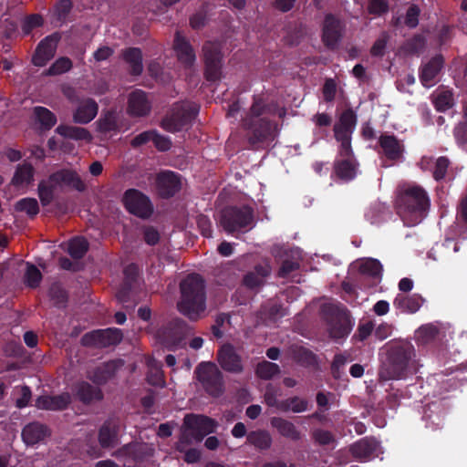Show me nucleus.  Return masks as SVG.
<instances>
[{
  "instance_id": "obj_50",
  "label": "nucleus",
  "mask_w": 467,
  "mask_h": 467,
  "mask_svg": "<svg viewBox=\"0 0 467 467\" xmlns=\"http://www.w3.org/2000/svg\"><path fill=\"white\" fill-rule=\"evenodd\" d=\"M438 334V328L431 324H428L420 327L417 330V337L422 343H427L430 340L433 339Z\"/></svg>"
},
{
  "instance_id": "obj_38",
  "label": "nucleus",
  "mask_w": 467,
  "mask_h": 467,
  "mask_svg": "<svg viewBox=\"0 0 467 467\" xmlns=\"http://www.w3.org/2000/svg\"><path fill=\"white\" fill-rule=\"evenodd\" d=\"M358 271L366 275L378 277L380 275L382 266L378 260L375 259H364L357 263Z\"/></svg>"
},
{
  "instance_id": "obj_19",
  "label": "nucleus",
  "mask_w": 467,
  "mask_h": 467,
  "mask_svg": "<svg viewBox=\"0 0 467 467\" xmlns=\"http://www.w3.org/2000/svg\"><path fill=\"white\" fill-rule=\"evenodd\" d=\"M379 447L375 439L366 437L353 443L349 450L356 459L365 462L376 455Z\"/></svg>"
},
{
  "instance_id": "obj_43",
  "label": "nucleus",
  "mask_w": 467,
  "mask_h": 467,
  "mask_svg": "<svg viewBox=\"0 0 467 467\" xmlns=\"http://www.w3.org/2000/svg\"><path fill=\"white\" fill-rule=\"evenodd\" d=\"M255 373L263 379H269L279 373V367L275 363L265 360L257 365Z\"/></svg>"
},
{
  "instance_id": "obj_25",
  "label": "nucleus",
  "mask_w": 467,
  "mask_h": 467,
  "mask_svg": "<svg viewBox=\"0 0 467 467\" xmlns=\"http://www.w3.org/2000/svg\"><path fill=\"white\" fill-rule=\"evenodd\" d=\"M423 302L424 299L418 294L410 296L399 294L393 301V306L402 313L413 314L420 308Z\"/></svg>"
},
{
  "instance_id": "obj_22",
  "label": "nucleus",
  "mask_w": 467,
  "mask_h": 467,
  "mask_svg": "<svg viewBox=\"0 0 467 467\" xmlns=\"http://www.w3.org/2000/svg\"><path fill=\"white\" fill-rule=\"evenodd\" d=\"M157 188L162 197L172 196L181 188L180 178L174 172L163 171L157 177Z\"/></svg>"
},
{
  "instance_id": "obj_2",
  "label": "nucleus",
  "mask_w": 467,
  "mask_h": 467,
  "mask_svg": "<svg viewBox=\"0 0 467 467\" xmlns=\"http://www.w3.org/2000/svg\"><path fill=\"white\" fill-rule=\"evenodd\" d=\"M181 314L196 321L203 317L206 308L204 285L197 275H188L181 283V298L177 303Z\"/></svg>"
},
{
  "instance_id": "obj_49",
  "label": "nucleus",
  "mask_w": 467,
  "mask_h": 467,
  "mask_svg": "<svg viewBox=\"0 0 467 467\" xmlns=\"http://www.w3.org/2000/svg\"><path fill=\"white\" fill-rule=\"evenodd\" d=\"M335 137L340 141V155L347 158L349 157L351 154L350 133L340 131L337 129Z\"/></svg>"
},
{
  "instance_id": "obj_48",
  "label": "nucleus",
  "mask_w": 467,
  "mask_h": 467,
  "mask_svg": "<svg viewBox=\"0 0 467 467\" xmlns=\"http://www.w3.org/2000/svg\"><path fill=\"white\" fill-rule=\"evenodd\" d=\"M335 171L343 180H351L356 174V167L349 160L337 162Z\"/></svg>"
},
{
  "instance_id": "obj_37",
  "label": "nucleus",
  "mask_w": 467,
  "mask_h": 467,
  "mask_svg": "<svg viewBox=\"0 0 467 467\" xmlns=\"http://www.w3.org/2000/svg\"><path fill=\"white\" fill-rule=\"evenodd\" d=\"M307 409V402L298 397L289 398L287 400L280 401L279 410L287 412L292 411L295 413H299L306 411Z\"/></svg>"
},
{
  "instance_id": "obj_23",
  "label": "nucleus",
  "mask_w": 467,
  "mask_h": 467,
  "mask_svg": "<svg viewBox=\"0 0 467 467\" xmlns=\"http://www.w3.org/2000/svg\"><path fill=\"white\" fill-rule=\"evenodd\" d=\"M341 31L340 21L332 15L326 16L323 26V41L326 46L335 47L341 36Z\"/></svg>"
},
{
  "instance_id": "obj_51",
  "label": "nucleus",
  "mask_w": 467,
  "mask_h": 467,
  "mask_svg": "<svg viewBox=\"0 0 467 467\" xmlns=\"http://www.w3.org/2000/svg\"><path fill=\"white\" fill-rule=\"evenodd\" d=\"M15 393L18 397L16 398V405L18 408H25L28 405L31 400V390L26 386L16 387Z\"/></svg>"
},
{
  "instance_id": "obj_12",
  "label": "nucleus",
  "mask_w": 467,
  "mask_h": 467,
  "mask_svg": "<svg viewBox=\"0 0 467 467\" xmlns=\"http://www.w3.org/2000/svg\"><path fill=\"white\" fill-rule=\"evenodd\" d=\"M51 182L57 184L58 188L68 187L78 192H84L87 189L85 182L74 170L64 169L51 174Z\"/></svg>"
},
{
  "instance_id": "obj_59",
  "label": "nucleus",
  "mask_w": 467,
  "mask_h": 467,
  "mask_svg": "<svg viewBox=\"0 0 467 467\" xmlns=\"http://www.w3.org/2000/svg\"><path fill=\"white\" fill-rule=\"evenodd\" d=\"M420 10L417 6H410L406 14L405 24L410 27H415L418 25Z\"/></svg>"
},
{
  "instance_id": "obj_40",
  "label": "nucleus",
  "mask_w": 467,
  "mask_h": 467,
  "mask_svg": "<svg viewBox=\"0 0 467 467\" xmlns=\"http://www.w3.org/2000/svg\"><path fill=\"white\" fill-rule=\"evenodd\" d=\"M88 242L83 237H76L68 242L67 250L76 259L81 258L88 251Z\"/></svg>"
},
{
  "instance_id": "obj_54",
  "label": "nucleus",
  "mask_w": 467,
  "mask_h": 467,
  "mask_svg": "<svg viewBox=\"0 0 467 467\" xmlns=\"http://www.w3.org/2000/svg\"><path fill=\"white\" fill-rule=\"evenodd\" d=\"M264 111V105L261 100H255L251 107L250 109V115L247 119H244V126L248 129L253 128V120L252 118L254 117H259L261 114H263Z\"/></svg>"
},
{
  "instance_id": "obj_32",
  "label": "nucleus",
  "mask_w": 467,
  "mask_h": 467,
  "mask_svg": "<svg viewBox=\"0 0 467 467\" xmlns=\"http://www.w3.org/2000/svg\"><path fill=\"white\" fill-rule=\"evenodd\" d=\"M98 126L101 132H116L120 129V116L113 111L108 112L99 119Z\"/></svg>"
},
{
  "instance_id": "obj_45",
  "label": "nucleus",
  "mask_w": 467,
  "mask_h": 467,
  "mask_svg": "<svg viewBox=\"0 0 467 467\" xmlns=\"http://www.w3.org/2000/svg\"><path fill=\"white\" fill-rule=\"evenodd\" d=\"M42 279V275L39 269L31 264H26V268L24 275L25 283L27 286L35 288L38 286Z\"/></svg>"
},
{
  "instance_id": "obj_55",
  "label": "nucleus",
  "mask_w": 467,
  "mask_h": 467,
  "mask_svg": "<svg viewBox=\"0 0 467 467\" xmlns=\"http://www.w3.org/2000/svg\"><path fill=\"white\" fill-rule=\"evenodd\" d=\"M43 23V19L38 15H32L25 19L22 26L24 34L27 35L30 31L37 26H40Z\"/></svg>"
},
{
  "instance_id": "obj_52",
  "label": "nucleus",
  "mask_w": 467,
  "mask_h": 467,
  "mask_svg": "<svg viewBox=\"0 0 467 467\" xmlns=\"http://www.w3.org/2000/svg\"><path fill=\"white\" fill-rule=\"evenodd\" d=\"M388 41L389 35L386 32L381 33L370 49L371 55L374 57H382L385 53Z\"/></svg>"
},
{
  "instance_id": "obj_5",
  "label": "nucleus",
  "mask_w": 467,
  "mask_h": 467,
  "mask_svg": "<svg viewBox=\"0 0 467 467\" xmlns=\"http://www.w3.org/2000/svg\"><path fill=\"white\" fill-rule=\"evenodd\" d=\"M198 380L202 384L205 389L213 396H217L223 391V376L214 363H201L195 369Z\"/></svg>"
},
{
  "instance_id": "obj_7",
  "label": "nucleus",
  "mask_w": 467,
  "mask_h": 467,
  "mask_svg": "<svg viewBox=\"0 0 467 467\" xmlns=\"http://www.w3.org/2000/svg\"><path fill=\"white\" fill-rule=\"evenodd\" d=\"M253 222V211L247 206L232 207L223 211L221 223L228 233H234L250 226Z\"/></svg>"
},
{
  "instance_id": "obj_21",
  "label": "nucleus",
  "mask_w": 467,
  "mask_h": 467,
  "mask_svg": "<svg viewBox=\"0 0 467 467\" xmlns=\"http://www.w3.org/2000/svg\"><path fill=\"white\" fill-rule=\"evenodd\" d=\"M50 435L48 428L40 422H31L22 431V439L26 445L44 441Z\"/></svg>"
},
{
  "instance_id": "obj_18",
  "label": "nucleus",
  "mask_w": 467,
  "mask_h": 467,
  "mask_svg": "<svg viewBox=\"0 0 467 467\" xmlns=\"http://www.w3.org/2000/svg\"><path fill=\"white\" fill-rule=\"evenodd\" d=\"M379 147L384 156L389 160H399L401 158L404 146L394 135L384 133L379 138Z\"/></svg>"
},
{
  "instance_id": "obj_35",
  "label": "nucleus",
  "mask_w": 467,
  "mask_h": 467,
  "mask_svg": "<svg viewBox=\"0 0 467 467\" xmlns=\"http://www.w3.org/2000/svg\"><path fill=\"white\" fill-rule=\"evenodd\" d=\"M57 131L63 137L77 140L90 141L92 137L90 133L84 128L73 126H59Z\"/></svg>"
},
{
  "instance_id": "obj_24",
  "label": "nucleus",
  "mask_w": 467,
  "mask_h": 467,
  "mask_svg": "<svg viewBox=\"0 0 467 467\" xmlns=\"http://www.w3.org/2000/svg\"><path fill=\"white\" fill-rule=\"evenodd\" d=\"M70 401L71 397L68 393L57 396L44 395L36 399V406L40 410H57L66 409Z\"/></svg>"
},
{
  "instance_id": "obj_30",
  "label": "nucleus",
  "mask_w": 467,
  "mask_h": 467,
  "mask_svg": "<svg viewBox=\"0 0 467 467\" xmlns=\"http://www.w3.org/2000/svg\"><path fill=\"white\" fill-rule=\"evenodd\" d=\"M75 391L79 400L85 403L99 400L102 399V393L99 388L90 385L88 382H79L75 387Z\"/></svg>"
},
{
  "instance_id": "obj_26",
  "label": "nucleus",
  "mask_w": 467,
  "mask_h": 467,
  "mask_svg": "<svg viewBox=\"0 0 467 467\" xmlns=\"http://www.w3.org/2000/svg\"><path fill=\"white\" fill-rule=\"evenodd\" d=\"M178 59L186 66H192L195 61V54L190 43L177 32L173 44Z\"/></svg>"
},
{
  "instance_id": "obj_9",
  "label": "nucleus",
  "mask_w": 467,
  "mask_h": 467,
  "mask_svg": "<svg viewBox=\"0 0 467 467\" xmlns=\"http://www.w3.org/2000/svg\"><path fill=\"white\" fill-rule=\"evenodd\" d=\"M203 56L206 65V78L208 80L215 81L221 77V53L219 46L215 43L207 42L203 46Z\"/></svg>"
},
{
  "instance_id": "obj_8",
  "label": "nucleus",
  "mask_w": 467,
  "mask_h": 467,
  "mask_svg": "<svg viewBox=\"0 0 467 467\" xmlns=\"http://www.w3.org/2000/svg\"><path fill=\"white\" fill-rule=\"evenodd\" d=\"M121 338L122 334L119 329L108 328L85 334L81 338V342L84 346L88 347L106 348L118 344Z\"/></svg>"
},
{
  "instance_id": "obj_33",
  "label": "nucleus",
  "mask_w": 467,
  "mask_h": 467,
  "mask_svg": "<svg viewBox=\"0 0 467 467\" xmlns=\"http://www.w3.org/2000/svg\"><path fill=\"white\" fill-rule=\"evenodd\" d=\"M123 58L130 65L132 74L140 75L142 72V56L139 48L131 47L125 50Z\"/></svg>"
},
{
  "instance_id": "obj_4",
  "label": "nucleus",
  "mask_w": 467,
  "mask_h": 467,
  "mask_svg": "<svg viewBox=\"0 0 467 467\" xmlns=\"http://www.w3.org/2000/svg\"><path fill=\"white\" fill-rule=\"evenodd\" d=\"M197 113V108L190 102L174 105L171 113L161 122V127L170 132L179 131L186 127Z\"/></svg>"
},
{
  "instance_id": "obj_61",
  "label": "nucleus",
  "mask_w": 467,
  "mask_h": 467,
  "mask_svg": "<svg viewBox=\"0 0 467 467\" xmlns=\"http://www.w3.org/2000/svg\"><path fill=\"white\" fill-rule=\"evenodd\" d=\"M113 52V49L109 47H101L94 52L93 57L97 62L104 61L111 57Z\"/></svg>"
},
{
  "instance_id": "obj_17",
  "label": "nucleus",
  "mask_w": 467,
  "mask_h": 467,
  "mask_svg": "<svg viewBox=\"0 0 467 467\" xmlns=\"http://www.w3.org/2000/svg\"><path fill=\"white\" fill-rule=\"evenodd\" d=\"M442 66L443 59L441 56L432 57L429 62L422 66L420 78L424 87H433L439 81V74Z\"/></svg>"
},
{
  "instance_id": "obj_14",
  "label": "nucleus",
  "mask_w": 467,
  "mask_h": 467,
  "mask_svg": "<svg viewBox=\"0 0 467 467\" xmlns=\"http://www.w3.org/2000/svg\"><path fill=\"white\" fill-rule=\"evenodd\" d=\"M59 36L53 34L45 37L37 46L36 53L32 58L35 66L43 67L55 55Z\"/></svg>"
},
{
  "instance_id": "obj_16",
  "label": "nucleus",
  "mask_w": 467,
  "mask_h": 467,
  "mask_svg": "<svg viewBox=\"0 0 467 467\" xmlns=\"http://www.w3.org/2000/svg\"><path fill=\"white\" fill-rule=\"evenodd\" d=\"M121 423L117 419H109L101 426L99 441L104 448L114 447L118 443Z\"/></svg>"
},
{
  "instance_id": "obj_58",
  "label": "nucleus",
  "mask_w": 467,
  "mask_h": 467,
  "mask_svg": "<svg viewBox=\"0 0 467 467\" xmlns=\"http://www.w3.org/2000/svg\"><path fill=\"white\" fill-rule=\"evenodd\" d=\"M337 92V85L333 79H327L323 87V97L327 102L335 99Z\"/></svg>"
},
{
  "instance_id": "obj_62",
  "label": "nucleus",
  "mask_w": 467,
  "mask_h": 467,
  "mask_svg": "<svg viewBox=\"0 0 467 467\" xmlns=\"http://www.w3.org/2000/svg\"><path fill=\"white\" fill-rule=\"evenodd\" d=\"M152 141L157 149L160 150H167L171 147V141L168 138L159 135L154 131Z\"/></svg>"
},
{
  "instance_id": "obj_63",
  "label": "nucleus",
  "mask_w": 467,
  "mask_h": 467,
  "mask_svg": "<svg viewBox=\"0 0 467 467\" xmlns=\"http://www.w3.org/2000/svg\"><path fill=\"white\" fill-rule=\"evenodd\" d=\"M265 401L268 406L275 407L279 410L280 401L277 400V393L270 386L267 387L265 391Z\"/></svg>"
},
{
  "instance_id": "obj_46",
  "label": "nucleus",
  "mask_w": 467,
  "mask_h": 467,
  "mask_svg": "<svg viewBox=\"0 0 467 467\" xmlns=\"http://www.w3.org/2000/svg\"><path fill=\"white\" fill-rule=\"evenodd\" d=\"M434 105L439 111H445L452 107L453 96L449 90H442L436 94Z\"/></svg>"
},
{
  "instance_id": "obj_60",
  "label": "nucleus",
  "mask_w": 467,
  "mask_h": 467,
  "mask_svg": "<svg viewBox=\"0 0 467 467\" xmlns=\"http://www.w3.org/2000/svg\"><path fill=\"white\" fill-rule=\"evenodd\" d=\"M154 136V131L152 130H149V131H144L139 135H137L132 140H131V145L133 147H139V146H141L150 140H152V138Z\"/></svg>"
},
{
  "instance_id": "obj_47",
  "label": "nucleus",
  "mask_w": 467,
  "mask_h": 467,
  "mask_svg": "<svg viewBox=\"0 0 467 467\" xmlns=\"http://www.w3.org/2000/svg\"><path fill=\"white\" fill-rule=\"evenodd\" d=\"M71 67V60L63 57L57 59L45 74L48 76H57L69 71Z\"/></svg>"
},
{
  "instance_id": "obj_10",
  "label": "nucleus",
  "mask_w": 467,
  "mask_h": 467,
  "mask_svg": "<svg viewBox=\"0 0 467 467\" xmlns=\"http://www.w3.org/2000/svg\"><path fill=\"white\" fill-rule=\"evenodd\" d=\"M217 361L225 371L239 374L244 370L242 358L231 344H223L219 348Z\"/></svg>"
},
{
  "instance_id": "obj_28",
  "label": "nucleus",
  "mask_w": 467,
  "mask_h": 467,
  "mask_svg": "<svg viewBox=\"0 0 467 467\" xmlns=\"http://www.w3.org/2000/svg\"><path fill=\"white\" fill-rule=\"evenodd\" d=\"M350 324L348 316L344 312L337 314L330 321L329 335L333 338H341L350 332Z\"/></svg>"
},
{
  "instance_id": "obj_34",
  "label": "nucleus",
  "mask_w": 467,
  "mask_h": 467,
  "mask_svg": "<svg viewBox=\"0 0 467 467\" xmlns=\"http://www.w3.org/2000/svg\"><path fill=\"white\" fill-rule=\"evenodd\" d=\"M270 271L268 265H260L244 276V283L250 288L257 287L263 284L264 278L269 275Z\"/></svg>"
},
{
  "instance_id": "obj_39",
  "label": "nucleus",
  "mask_w": 467,
  "mask_h": 467,
  "mask_svg": "<svg viewBox=\"0 0 467 467\" xmlns=\"http://www.w3.org/2000/svg\"><path fill=\"white\" fill-rule=\"evenodd\" d=\"M149 373L147 380L150 384L157 387H163L165 384L163 372L161 371V365L153 359L148 362Z\"/></svg>"
},
{
  "instance_id": "obj_1",
  "label": "nucleus",
  "mask_w": 467,
  "mask_h": 467,
  "mask_svg": "<svg viewBox=\"0 0 467 467\" xmlns=\"http://www.w3.org/2000/svg\"><path fill=\"white\" fill-rule=\"evenodd\" d=\"M429 206V197L421 187L409 185L400 190L397 210L406 225L412 226L420 223Z\"/></svg>"
},
{
  "instance_id": "obj_64",
  "label": "nucleus",
  "mask_w": 467,
  "mask_h": 467,
  "mask_svg": "<svg viewBox=\"0 0 467 467\" xmlns=\"http://www.w3.org/2000/svg\"><path fill=\"white\" fill-rule=\"evenodd\" d=\"M160 234L153 227H147L144 230V240L150 245H154L159 242Z\"/></svg>"
},
{
  "instance_id": "obj_11",
  "label": "nucleus",
  "mask_w": 467,
  "mask_h": 467,
  "mask_svg": "<svg viewBox=\"0 0 467 467\" xmlns=\"http://www.w3.org/2000/svg\"><path fill=\"white\" fill-rule=\"evenodd\" d=\"M189 327L182 320H175L158 331V337L167 348L175 346L188 334Z\"/></svg>"
},
{
  "instance_id": "obj_20",
  "label": "nucleus",
  "mask_w": 467,
  "mask_h": 467,
  "mask_svg": "<svg viewBox=\"0 0 467 467\" xmlns=\"http://www.w3.org/2000/svg\"><path fill=\"white\" fill-rule=\"evenodd\" d=\"M98 111L99 106L94 99H84L78 102L73 113V119L76 123L87 124L95 119Z\"/></svg>"
},
{
  "instance_id": "obj_29",
  "label": "nucleus",
  "mask_w": 467,
  "mask_h": 467,
  "mask_svg": "<svg viewBox=\"0 0 467 467\" xmlns=\"http://www.w3.org/2000/svg\"><path fill=\"white\" fill-rule=\"evenodd\" d=\"M34 168L29 163L19 165L12 178V184L18 189H26L34 180Z\"/></svg>"
},
{
  "instance_id": "obj_42",
  "label": "nucleus",
  "mask_w": 467,
  "mask_h": 467,
  "mask_svg": "<svg viewBox=\"0 0 467 467\" xmlns=\"http://www.w3.org/2000/svg\"><path fill=\"white\" fill-rule=\"evenodd\" d=\"M355 124H356L355 114L352 110L348 109L342 113L340 119H339V123L335 126L334 131H335V133H337V130L339 129L340 131L351 133Z\"/></svg>"
},
{
  "instance_id": "obj_31",
  "label": "nucleus",
  "mask_w": 467,
  "mask_h": 467,
  "mask_svg": "<svg viewBox=\"0 0 467 467\" xmlns=\"http://www.w3.org/2000/svg\"><path fill=\"white\" fill-rule=\"evenodd\" d=\"M247 441L259 450H267L271 447L273 441L268 431L257 430L247 434Z\"/></svg>"
},
{
  "instance_id": "obj_57",
  "label": "nucleus",
  "mask_w": 467,
  "mask_h": 467,
  "mask_svg": "<svg viewBox=\"0 0 467 467\" xmlns=\"http://www.w3.org/2000/svg\"><path fill=\"white\" fill-rule=\"evenodd\" d=\"M370 14L380 16L388 11L387 0H370L368 5Z\"/></svg>"
},
{
  "instance_id": "obj_56",
  "label": "nucleus",
  "mask_w": 467,
  "mask_h": 467,
  "mask_svg": "<svg viewBox=\"0 0 467 467\" xmlns=\"http://www.w3.org/2000/svg\"><path fill=\"white\" fill-rule=\"evenodd\" d=\"M448 166L449 160L447 158L440 157L436 160L435 170L433 171V176L435 180H441L444 178Z\"/></svg>"
},
{
  "instance_id": "obj_13",
  "label": "nucleus",
  "mask_w": 467,
  "mask_h": 467,
  "mask_svg": "<svg viewBox=\"0 0 467 467\" xmlns=\"http://www.w3.org/2000/svg\"><path fill=\"white\" fill-rule=\"evenodd\" d=\"M414 357L413 346L409 342H402L396 345L391 351V360L393 366L398 370L397 375L393 377H385L382 373L380 377L389 379L394 377H400L401 371L406 368L409 361Z\"/></svg>"
},
{
  "instance_id": "obj_6",
  "label": "nucleus",
  "mask_w": 467,
  "mask_h": 467,
  "mask_svg": "<svg viewBox=\"0 0 467 467\" xmlns=\"http://www.w3.org/2000/svg\"><path fill=\"white\" fill-rule=\"evenodd\" d=\"M122 202L130 213L142 219L150 217L153 213V205L149 197L136 189L127 190Z\"/></svg>"
},
{
  "instance_id": "obj_3",
  "label": "nucleus",
  "mask_w": 467,
  "mask_h": 467,
  "mask_svg": "<svg viewBox=\"0 0 467 467\" xmlns=\"http://www.w3.org/2000/svg\"><path fill=\"white\" fill-rule=\"evenodd\" d=\"M185 430L177 444L180 451H184L186 446L191 442L189 436L196 441H200L204 436L213 433L217 427L216 421L202 415H187L184 418Z\"/></svg>"
},
{
  "instance_id": "obj_36",
  "label": "nucleus",
  "mask_w": 467,
  "mask_h": 467,
  "mask_svg": "<svg viewBox=\"0 0 467 467\" xmlns=\"http://www.w3.org/2000/svg\"><path fill=\"white\" fill-rule=\"evenodd\" d=\"M57 188V184L51 182V175L47 180H44L39 182L38 196L42 205H48L53 201L54 192Z\"/></svg>"
},
{
  "instance_id": "obj_27",
  "label": "nucleus",
  "mask_w": 467,
  "mask_h": 467,
  "mask_svg": "<svg viewBox=\"0 0 467 467\" xmlns=\"http://www.w3.org/2000/svg\"><path fill=\"white\" fill-rule=\"evenodd\" d=\"M270 423L271 426L285 438L290 439L292 441H297L301 437L300 432L295 424L285 419L280 417H273L270 420Z\"/></svg>"
},
{
  "instance_id": "obj_44",
  "label": "nucleus",
  "mask_w": 467,
  "mask_h": 467,
  "mask_svg": "<svg viewBox=\"0 0 467 467\" xmlns=\"http://www.w3.org/2000/svg\"><path fill=\"white\" fill-rule=\"evenodd\" d=\"M18 212L26 213L30 216H35L39 212L37 201L35 198H24L18 201L15 206Z\"/></svg>"
},
{
  "instance_id": "obj_15",
  "label": "nucleus",
  "mask_w": 467,
  "mask_h": 467,
  "mask_svg": "<svg viewBox=\"0 0 467 467\" xmlns=\"http://www.w3.org/2000/svg\"><path fill=\"white\" fill-rule=\"evenodd\" d=\"M150 111V102L144 91L137 89L128 97L127 112L132 117H142Z\"/></svg>"
},
{
  "instance_id": "obj_41",
  "label": "nucleus",
  "mask_w": 467,
  "mask_h": 467,
  "mask_svg": "<svg viewBox=\"0 0 467 467\" xmlns=\"http://www.w3.org/2000/svg\"><path fill=\"white\" fill-rule=\"evenodd\" d=\"M34 116L36 119L45 128L50 129L52 128L56 122V116L47 108L44 107H35L34 108Z\"/></svg>"
},
{
  "instance_id": "obj_53",
  "label": "nucleus",
  "mask_w": 467,
  "mask_h": 467,
  "mask_svg": "<svg viewBox=\"0 0 467 467\" xmlns=\"http://www.w3.org/2000/svg\"><path fill=\"white\" fill-rule=\"evenodd\" d=\"M315 441L320 445H328L335 441L333 434L326 430L318 429L313 432Z\"/></svg>"
}]
</instances>
